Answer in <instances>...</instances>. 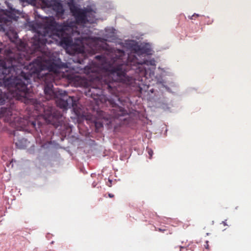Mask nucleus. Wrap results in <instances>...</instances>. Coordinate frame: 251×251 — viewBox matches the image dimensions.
<instances>
[{
  "instance_id": "f257e3e1",
  "label": "nucleus",
  "mask_w": 251,
  "mask_h": 251,
  "mask_svg": "<svg viewBox=\"0 0 251 251\" xmlns=\"http://www.w3.org/2000/svg\"><path fill=\"white\" fill-rule=\"evenodd\" d=\"M18 63V65H15L12 62L11 65H7L4 60L0 59V74L3 76H19L28 81L32 75H38L46 68L40 57H37L33 60L24 70L22 69L24 65L19 61Z\"/></svg>"
},
{
  "instance_id": "f03ea898",
  "label": "nucleus",
  "mask_w": 251,
  "mask_h": 251,
  "mask_svg": "<svg viewBox=\"0 0 251 251\" xmlns=\"http://www.w3.org/2000/svg\"><path fill=\"white\" fill-rule=\"evenodd\" d=\"M38 17L41 18V21L37 20L36 18L35 20L31 22L30 26L33 29H38L40 32H41L44 36L51 37L52 36L57 35L66 28V27H70V25H66V21L62 24H59L55 21H45L47 18L46 17L45 18L38 15Z\"/></svg>"
},
{
  "instance_id": "7ed1b4c3",
  "label": "nucleus",
  "mask_w": 251,
  "mask_h": 251,
  "mask_svg": "<svg viewBox=\"0 0 251 251\" xmlns=\"http://www.w3.org/2000/svg\"><path fill=\"white\" fill-rule=\"evenodd\" d=\"M117 44L134 51V54L128 55L127 64L134 61V57L141 58L145 55H151L153 52L152 44L151 43H139L133 40H125L124 42H118Z\"/></svg>"
},
{
  "instance_id": "20e7f679",
  "label": "nucleus",
  "mask_w": 251,
  "mask_h": 251,
  "mask_svg": "<svg viewBox=\"0 0 251 251\" xmlns=\"http://www.w3.org/2000/svg\"><path fill=\"white\" fill-rule=\"evenodd\" d=\"M68 7L72 15L74 17V21L76 25L85 24L88 22L93 23L95 17L96 11L90 6L81 9L79 8L75 0H67Z\"/></svg>"
},
{
  "instance_id": "39448f33",
  "label": "nucleus",
  "mask_w": 251,
  "mask_h": 251,
  "mask_svg": "<svg viewBox=\"0 0 251 251\" xmlns=\"http://www.w3.org/2000/svg\"><path fill=\"white\" fill-rule=\"evenodd\" d=\"M31 100L37 110L43 112L42 116L47 124L52 125L56 128L61 126L60 119L62 114L60 112L52 106L44 105L37 99H32Z\"/></svg>"
},
{
  "instance_id": "423d86ee",
  "label": "nucleus",
  "mask_w": 251,
  "mask_h": 251,
  "mask_svg": "<svg viewBox=\"0 0 251 251\" xmlns=\"http://www.w3.org/2000/svg\"><path fill=\"white\" fill-rule=\"evenodd\" d=\"M31 82L30 79L27 81L19 76H3L0 79V87L14 89L17 95L22 96V94H25L27 91V85Z\"/></svg>"
},
{
  "instance_id": "0eeeda50",
  "label": "nucleus",
  "mask_w": 251,
  "mask_h": 251,
  "mask_svg": "<svg viewBox=\"0 0 251 251\" xmlns=\"http://www.w3.org/2000/svg\"><path fill=\"white\" fill-rule=\"evenodd\" d=\"M66 25H70V27H66L65 29L61 31L57 35L60 39L59 44L64 49H69L74 45L73 42V35L76 30V23L72 20H67L66 21Z\"/></svg>"
},
{
  "instance_id": "6e6552de",
  "label": "nucleus",
  "mask_w": 251,
  "mask_h": 251,
  "mask_svg": "<svg viewBox=\"0 0 251 251\" xmlns=\"http://www.w3.org/2000/svg\"><path fill=\"white\" fill-rule=\"evenodd\" d=\"M116 30L113 27H106L104 29V32L103 36L101 37H90L81 36L75 38V42L79 41L80 44L84 43L85 41L90 40L94 42H101L102 43L105 42H114L116 39Z\"/></svg>"
},
{
  "instance_id": "1a4fd4ad",
  "label": "nucleus",
  "mask_w": 251,
  "mask_h": 251,
  "mask_svg": "<svg viewBox=\"0 0 251 251\" xmlns=\"http://www.w3.org/2000/svg\"><path fill=\"white\" fill-rule=\"evenodd\" d=\"M108 101L112 107L111 111L112 117L119 120L121 124H123L122 122H125L129 117V113L124 107L119 105V104L121 103L120 99L117 96L115 98L110 97L108 99Z\"/></svg>"
},
{
  "instance_id": "9d476101",
  "label": "nucleus",
  "mask_w": 251,
  "mask_h": 251,
  "mask_svg": "<svg viewBox=\"0 0 251 251\" xmlns=\"http://www.w3.org/2000/svg\"><path fill=\"white\" fill-rule=\"evenodd\" d=\"M128 65H142L146 66L145 67L146 74L149 73L150 77L153 79L154 77L155 79L154 70L156 67V61L153 58H151L150 55H145L141 58H137L134 57V61L127 63Z\"/></svg>"
},
{
  "instance_id": "9b49d317",
  "label": "nucleus",
  "mask_w": 251,
  "mask_h": 251,
  "mask_svg": "<svg viewBox=\"0 0 251 251\" xmlns=\"http://www.w3.org/2000/svg\"><path fill=\"white\" fill-rule=\"evenodd\" d=\"M60 93L56 98L57 106L64 109L71 108L76 105V100L74 96H69L65 90H60Z\"/></svg>"
},
{
  "instance_id": "f8f14e48",
  "label": "nucleus",
  "mask_w": 251,
  "mask_h": 251,
  "mask_svg": "<svg viewBox=\"0 0 251 251\" xmlns=\"http://www.w3.org/2000/svg\"><path fill=\"white\" fill-rule=\"evenodd\" d=\"M44 5L55 13L56 16L61 17L64 14L65 9L61 0H43Z\"/></svg>"
},
{
  "instance_id": "ddd939ff",
  "label": "nucleus",
  "mask_w": 251,
  "mask_h": 251,
  "mask_svg": "<svg viewBox=\"0 0 251 251\" xmlns=\"http://www.w3.org/2000/svg\"><path fill=\"white\" fill-rule=\"evenodd\" d=\"M105 50H107V54L109 56L111 60L113 62L122 59L126 53L124 50L110 47L107 44H105Z\"/></svg>"
},
{
  "instance_id": "4468645a",
  "label": "nucleus",
  "mask_w": 251,
  "mask_h": 251,
  "mask_svg": "<svg viewBox=\"0 0 251 251\" xmlns=\"http://www.w3.org/2000/svg\"><path fill=\"white\" fill-rule=\"evenodd\" d=\"M109 74L112 77H116L115 80H121L126 75V71L123 68V64H119L117 66L110 65L108 68Z\"/></svg>"
},
{
  "instance_id": "2eb2a0df",
  "label": "nucleus",
  "mask_w": 251,
  "mask_h": 251,
  "mask_svg": "<svg viewBox=\"0 0 251 251\" xmlns=\"http://www.w3.org/2000/svg\"><path fill=\"white\" fill-rule=\"evenodd\" d=\"M19 130L24 131L27 130L25 128L21 127L20 129H18L14 132V136L15 137L14 140L15 142V145L16 147L20 149H25L29 146L30 142L25 138L19 137Z\"/></svg>"
},
{
  "instance_id": "dca6fc26",
  "label": "nucleus",
  "mask_w": 251,
  "mask_h": 251,
  "mask_svg": "<svg viewBox=\"0 0 251 251\" xmlns=\"http://www.w3.org/2000/svg\"><path fill=\"white\" fill-rule=\"evenodd\" d=\"M56 90L53 88L52 84L50 83L46 84L44 88V93L46 100L55 99L57 97L58 94L60 93V90Z\"/></svg>"
},
{
  "instance_id": "f3484780",
  "label": "nucleus",
  "mask_w": 251,
  "mask_h": 251,
  "mask_svg": "<svg viewBox=\"0 0 251 251\" xmlns=\"http://www.w3.org/2000/svg\"><path fill=\"white\" fill-rule=\"evenodd\" d=\"M33 29L36 32V34L34 36L33 44L36 48H40L46 44L47 42V36H44V34L40 32V30L38 29Z\"/></svg>"
},
{
  "instance_id": "a211bd4d",
  "label": "nucleus",
  "mask_w": 251,
  "mask_h": 251,
  "mask_svg": "<svg viewBox=\"0 0 251 251\" xmlns=\"http://www.w3.org/2000/svg\"><path fill=\"white\" fill-rule=\"evenodd\" d=\"M156 105L158 107L168 112H172V108L174 107L172 100L166 98L159 99L156 101Z\"/></svg>"
},
{
  "instance_id": "6ab92c4d",
  "label": "nucleus",
  "mask_w": 251,
  "mask_h": 251,
  "mask_svg": "<svg viewBox=\"0 0 251 251\" xmlns=\"http://www.w3.org/2000/svg\"><path fill=\"white\" fill-rule=\"evenodd\" d=\"M8 9H6L4 12V15L7 17V21L18 20L19 18L18 15H20V10L13 8L10 4H8Z\"/></svg>"
},
{
  "instance_id": "aec40b11",
  "label": "nucleus",
  "mask_w": 251,
  "mask_h": 251,
  "mask_svg": "<svg viewBox=\"0 0 251 251\" xmlns=\"http://www.w3.org/2000/svg\"><path fill=\"white\" fill-rule=\"evenodd\" d=\"M12 115V109L10 107H1L0 109V118H4L5 121H9Z\"/></svg>"
},
{
  "instance_id": "412c9836",
  "label": "nucleus",
  "mask_w": 251,
  "mask_h": 251,
  "mask_svg": "<svg viewBox=\"0 0 251 251\" xmlns=\"http://www.w3.org/2000/svg\"><path fill=\"white\" fill-rule=\"evenodd\" d=\"M155 81L156 84L158 85V88L165 89L167 91L170 93H173L171 89L167 86L165 83V81L161 77L155 76Z\"/></svg>"
},
{
  "instance_id": "4be33fe9",
  "label": "nucleus",
  "mask_w": 251,
  "mask_h": 251,
  "mask_svg": "<svg viewBox=\"0 0 251 251\" xmlns=\"http://www.w3.org/2000/svg\"><path fill=\"white\" fill-rule=\"evenodd\" d=\"M28 125L29 127L34 128L37 132L41 131L42 124L39 121H31L28 122Z\"/></svg>"
},
{
  "instance_id": "5701e85b",
  "label": "nucleus",
  "mask_w": 251,
  "mask_h": 251,
  "mask_svg": "<svg viewBox=\"0 0 251 251\" xmlns=\"http://www.w3.org/2000/svg\"><path fill=\"white\" fill-rule=\"evenodd\" d=\"M158 70H161L160 75H155L157 77H166V76H172L174 75V73L172 70L169 68H162L160 67L158 68Z\"/></svg>"
},
{
  "instance_id": "b1692460",
  "label": "nucleus",
  "mask_w": 251,
  "mask_h": 251,
  "mask_svg": "<svg viewBox=\"0 0 251 251\" xmlns=\"http://www.w3.org/2000/svg\"><path fill=\"white\" fill-rule=\"evenodd\" d=\"M9 98V94L7 92H0V104L2 105L4 104L5 100Z\"/></svg>"
},
{
  "instance_id": "393cba45",
  "label": "nucleus",
  "mask_w": 251,
  "mask_h": 251,
  "mask_svg": "<svg viewBox=\"0 0 251 251\" xmlns=\"http://www.w3.org/2000/svg\"><path fill=\"white\" fill-rule=\"evenodd\" d=\"M97 114L99 117L100 119H103L106 121H108L110 119L109 116L106 114L105 112L102 110L97 111Z\"/></svg>"
},
{
  "instance_id": "a878e982",
  "label": "nucleus",
  "mask_w": 251,
  "mask_h": 251,
  "mask_svg": "<svg viewBox=\"0 0 251 251\" xmlns=\"http://www.w3.org/2000/svg\"><path fill=\"white\" fill-rule=\"evenodd\" d=\"M61 68L60 65L58 64L54 63V62L52 64H51L49 66V69L50 70H53L54 69H60Z\"/></svg>"
},
{
  "instance_id": "bb28decb",
  "label": "nucleus",
  "mask_w": 251,
  "mask_h": 251,
  "mask_svg": "<svg viewBox=\"0 0 251 251\" xmlns=\"http://www.w3.org/2000/svg\"><path fill=\"white\" fill-rule=\"evenodd\" d=\"M95 58L98 60L104 61L106 59V57L103 55H97L95 56Z\"/></svg>"
},
{
  "instance_id": "cd10ccee",
  "label": "nucleus",
  "mask_w": 251,
  "mask_h": 251,
  "mask_svg": "<svg viewBox=\"0 0 251 251\" xmlns=\"http://www.w3.org/2000/svg\"><path fill=\"white\" fill-rule=\"evenodd\" d=\"M73 61L75 63H78L80 64H82L83 63V62H84V60L81 58H79L78 57H75L73 59Z\"/></svg>"
},
{
  "instance_id": "c85d7f7f",
  "label": "nucleus",
  "mask_w": 251,
  "mask_h": 251,
  "mask_svg": "<svg viewBox=\"0 0 251 251\" xmlns=\"http://www.w3.org/2000/svg\"><path fill=\"white\" fill-rule=\"evenodd\" d=\"M95 125L96 128H100L103 127V124L100 121H96L95 122Z\"/></svg>"
},
{
  "instance_id": "c756f323",
  "label": "nucleus",
  "mask_w": 251,
  "mask_h": 251,
  "mask_svg": "<svg viewBox=\"0 0 251 251\" xmlns=\"http://www.w3.org/2000/svg\"><path fill=\"white\" fill-rule=\"evenodd\" d=\"M50 143H45L41 146V148L44 149H47L50 146Z\"/></svg>"
},
{
  "instance_id": "7c9ffc66",
  "label": "nucleus",
  "mask_w": 251,
  "mask_h": 251,
  "mask_svg": "<svg viewBox=\"0 0 251 251\" xmlns=\"http://www.w3.org/2000/svg\"><path fill=\"white\" fill-rule=\"evenodd\" d=\"M148 152L151 157L153 155V151L151 149H148Z\"/></svg>"
},
{
  "instance_id": "2f4dec72",
  "label": "nucleus",
  "mask_w": 251,
  "mask_h": 251,
  "mask_svg": "<svg viewBox=\"0 0 251 251\" xmlns=\"http://www.w3.org/2000/svg\"><path fill=\"white\" fill-rule=\"evenodd\" d=\"M22 0L24 1H26L28 3H31L32 2L35 1L36 0Z\"/></svg>"
},
{
  "instance_id": "473e14b6",
  "label": "nucleus",
  "mask_w": 251,
  "mask_h": 251,
  "mask_svg": "<svg viewBox=\"0 0 251 251\" xmlns=\"http://www.w3.org/2000/svg\"><path fill=\"white\" fill-rule=\"evenodd\" d=\"M108 181L109 182V184H107V186H109V187H111V184H112V179H108Z\"/></svg>"
},
{
  "instance_id": "72a5a7b5",
  "label": "nucleus",
  "mask_w": 251,
  "mask_h": 251,
  "mask_svg": "<svg viewBox=\"0 0 251 251\" xmlns=\"http://www.w3.org/2000/svg\"><path fill=\"white\" fill-rule=\"evenodd\" d=\"M108 196L110 197V198H113L114 197V195L111 194V193H109L108 194Z\"/></svg>"
},
{
  "instance_id": "f704fd0d",
  "label": "nucleus",
  "mask_w": 251,
  "mask_h": 251,
  "mask_svg": "<svg viewBox=\"0 0 251 251\" xmlns=\"http://www.w3.org/2000/svg\"><path fill=\"white\" fill-rule=\"evenodd\" d=\"M208 242L207 241L206 242V245H205V248H206V249H208Z\"/></svg>"
},
{
  "instance_id": "c9c22d12",
  "label": "nucleus",
  "mask_w": 251,
  "mask_h": 251,
  "mask_svg": "<svg viewBox=\"0 0 251 251\" xmlns=\"http://www.w3.org/2000/svg\"><path fill=\"white\" fill-rule=\"evenodd\" d=\"M224 226H227L226 220L225 221H223L222 223Z\"/></svg>"
},
{
  "instance_id": "e433bc0d",
  "label": "nucleus",
  "mask_w": 251,
  "mask_h": 251,
  "mask_svg": "<svg viewBox=\"0 0 251 251\" xmlns=\"http://www.w3.org/2000/svg\"><path fill=\"white\" fill-rule=\"evenodd\" d=\"M194 16V14H193V15H192V16H189V17H188V18H189L190 19H191V20H193V17Z\"/></svg>"
},
{
  "instance_id": "4c0bfd02",
  "label": "nucleus",
  "mask_w": 251,
  "mask_h": 251,
  "mask_svg": "<svg viewBox=\"0 0 251 251\" xmlns=\"http://www.w3.org/2000/svg\"><path fill=\"white\" fill-rule=\"evenodd\" d=\"M194 16H196V17H199L200 16V15L199 14H197V13H194Z\"/></svg>"
},
{
  "instance_id": "58836bf2",
  "label": "nucleus",
  "mask_w": 251,
  "mask_h": 251,
  "mask_svg": "<svg viewBox=\"0 0 251 251\" xmlns=\"http://www.w3.org/2000/svg\"><path fill=\"white\" fill-rule=\"evenodd\" d=\"M150 92H151V93H153L154 92V89H151L150 90Z\"/></svg>"
},
{
  "instance_id": "ea45409f",
  "label": "nucleus",
  "mask_w": 251,
  "mask_h": 251,
  "mask_svg": "<svg viewBox=\"0 0 251 251\" xmlns=\"http://www.w3.org/2000/svg\"><path fill=\"white\" fill-rule=\"evenodd\" d=\"M2 50V48H0V53L1 52Z\"/></svg>"
},
{
  "instance_id": "a19ab883",
  "label": "nucleus",
  "mask_w": 251,
  "mask_h": 251,
  "mask_svg": "<svg viewBox=\"0 0 251 251\" xmlns=\"http://www.w3.org/2000/svg\"><path fill=\"white\" fill-rule=\"evenodd\" d=\"M206 235H209V233H206Z\"/></svg>"
},
{
  "instance_id": "79ce46f5",
  "label": "nucleus",
  "mask_w": 251,
  "mask_h": 251,
  "mask_svg": "<svg viewBox=\"0 0 251 251\" xmlns=\"http://www.w3.org/2000/svg\"><path fill=\"white\" fill-rule=\"evenodd\" d=\"M13 161V159H12V161L11 162V163H12Z\"/></svg>"
}]
</instances>
